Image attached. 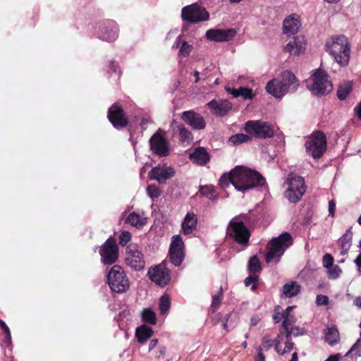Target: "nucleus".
<instances>
[{
  "mask_svg": "<svg viewBox=\"0 0 361 361\" xmlns=\"http://www.w3.org/2000/svg\"><path fill=\"white\" fill-rule=\"evenodd\" d=\"M231 183L235 188L245 192L254 188L263 185L265 179L257 171L243 166H237L229 173H224L219 179V185L226 188Z\"/></svg>",
  "mask_w": 361,
  "mask_h": 361,
  "instance_id": "obj_1",
  "label": "nucleus"
},
{
  "mask_svg": "<svg viewBox=\"0 0 361 361\" xmlns=\"http://www.w3.org/2000/svg\"><path fill=\"white\" fill-rule=\"evenodd\" d=\"M326 49L341 66H345L348 64L350 49L349 42L345 36L333 37L331 42L326 43Z\"/></svg>",
  "mask_w": 361,
  "mask_h": 361,
  "instance_id": "obj_2",
  "label": "nucleus"
},
{
  "mask_svg": "<svg viewBox=\"0 0 361 361\" xmlns=\"http://www.w3.org/2000/svg\"><path fill=\"white\" fill-rule=\"evenodd\" d=\"M293 243L291 235L286 232L279 237L273 238L267 245V252L265 256L267 263L271 262L273 259L277 263L286 250Z\"/></svg>",
  "mask_w": 361,
  "mask_h": 361,
  "instance_id": "obj_3",
  "label": "nucleus"
},
{
  "mask_svg": "<svg viewBox=\"0 0 361 361\" xmlns=\"http://www.w3.org/2000/svg\"><path fill=\"white\" fill-rule=\"evenodd\" d=\"M307 87L314 94L322 95L332 90V84L326 73L319 68L313 71L307 80Z\"/></svg>",
  "mask_w": 361,
  "mask_h": 361,
  "instance_id": "obj_4",
  "label": "nucleus"
},
{
  "mask_svg": "<svg viewBox=\"0 0 361 361\" xmlns=\"http://www.w3.org/2000/svg\"><path fill=\"white\" fill-rule=\"evenodd\" d=\"M286 185H288L286 190V197L291 202H298L306 190L304 179L294 173L288 175Z\"/></svg>",
  "mask_w": 361,
  "mask_h": 361,
  "instance_id": "obj_5",
  "label": "nucleus"
},
{
  "mask_svg": "<svg viewBox=\"0 0 361 361\" xmlns=\"http://www.w3.org/2000/svg\"><path fill=\"white\" fill-rule=\"evenodd\" d=\"M245 130L259 139L271 138L274 135V128L270 123L262 120L248 121L245 123Z\"/></svg>",
  "mask_w": 361,
  "mask_h": 361,
  "instance_id": "obj_6",
  "label": "nucleus"
},
{
  "mask_svg": "<svg viewBox=\"0 0 361 361\" xmlns=\"http://www.w3.org/2000/svg\"><path fill=\"white\" fill-rule=\"evenodd\" d=\"M307 153L314 159L321 157L326 149L325 135L321 131L313 132L306 140Z\"/></svg>",
  "mask_w": 361,
  "mask_h": 361,
  "instance_id": "obj_7",
  "label": "nucleus"
},
{
  "mask_svg": "<svg viewBox=\"0 0 361 361\" xmlns=\"http://www.w3.org/2000/svg\"><path fill=\"white\" fill-rule=\"evenodd\" d=\"M109 286L112 291L121 293L129 288V281L122 267L114 265L107 276Z\"/></svg>",
  "mask_w": 361,
  "mask_h": 361,
  "instance_id": "obj_8",
  "label": "nucleus"
},
{
  "mask_svg": "<svg viewBox=\"0 0 361 361\" xmlns=\"http://www.w3.org/2000/svg\"><path fill=\"white\" fill-rule=\"evenodd\" d=\"M227 234L241 245L247 244L250 236L248 229L238 217L233 218L229 222Z\"/></svg>",
  "mask_w": 361,
  "mask_h": 361,
  "instance_id": "obj_9",
  "label": "nucleus"
},
{
  "mask_svg": "<svg viewBox=\"0 0 361 361\" xmlns=\"http://www.w3.org/2000/svg\"><path fill=\"white\" fill-rule=\"evenodd\" d=\"M181 17L189 23H197L208 20L209 14L204 8L193 4L183 8Z\"/></svg>",
  "mask_w": 361,
  "mask_h": 361,
  "instance_id": "obj_10",
  "label": "nucleus"
},
{
  "mask_svg": "<svg viewBox=\"0 0 361 361\" xmlns=\"http://www.w3.org/2000/svg\"><path fill=\"white\" fill-rule=\"evenodd\" d=\"M281 81L282 84H278L280 85L279 90L272 91L273 96L276 98H281L289 92H295L299 86L295 75L289 71L282 72Z\"/></svg>",
  "mask_w": 361,
  "mask_h": 361,
  "instance_id": "obj_11",
  "label": "nucleus"
},
{
  "mask_svg": "<svg viewBox=\"0 0 361 361\" xmlns=\"http://www.w3.org/2000/svg\"><path fill=\"white\" fill-rule=\"evenodd\" d=\"M125 261L128 266L134 270H141L145 266L142 253L136 244H129L126 250Z\"/></svg>",
  "mask_w": 361,
  "mask_h": 361,
  "instance_id": "obj_12",
  "label": "nucleus"
},
{
  "mask_svg": "<svg viewBox=\"0 0 361 361\" xmlns=\"http://www.w3.org/2000/svg\"><path fill=\"white\" fill-rule=\"evenodd\" d=\"M99 254L104 264H111L114 263L118 257V247L115 240L109 238L102 246Z\"/></svg>",
  "mask_w": 361,
  "mask_h": 361,
  "instance_id": "obj_13",
  "label": "nucleus"
},
{
  "mask_svg": "<svg viewBox=\"0 0 361 361\" xmlns=\"http://www.w3.org/2000/svg\"><path fill=\"white\" fill-rule=\"evenodd\" d=\"M149 145L154 154L160 157H166L169 154V144L159 130L151 137Z\"/></svg>",
  "mask_w": 361,
  "mask_h": 361,
  "instance_id": "obj_14",
  "label": "nucleus"
},
{
  "mask_svg": "<svg viewBox=\"0 0 361 361\" xmlns=\"http://www.w3.org/2000/svg\"><path fill=\"white\" fill-rule=\"evenodd\" d=\"M148 275L151 281L161 286L167 285L171 279L169 269L163 264L149 269Z\"/></svg>",
  "mask_w": 361,
  "mask_h": 361,
  "instance_id": "obj_15",
  "label": "nucleus"
},
{
  "mask_svg": "<svg viewBox=\"0 0 361 361\" xmlns=\"http://www.w3.org/2000/svg\"><path fill=\"white\" fill-rule=\"evenodd\" d=\"M169 255L171 262L175 266H179L184 257L183 242L179 235L172 237L169 249Z\"/></svg>",
  "mask_w": 361,
  "mask_h": 361,
  "instance_id": "obj_16",
  "label": "nucleus"
},
{
  "mask_svg": "<svg viewBox=\"0 0 361 361\" xmlns=\"http://www.w3.org/2000/svg\"><path fill=\"white\" fill-rule=\"evenodd\" d=\"M108 118L116 128H122L128 125L123 110L118 104H113L109 109Z\"/></svg>",
  "mask_w": 361,
  "mask_h": 361,
  "instance_id": "obj_17",
  "label": "nucleus"
},
{
  "mask_svg": "<svg viewBox=\"0 0 361 361\" xmlns=\"http://www.w3.org/2000/svg\"><path fill=\"white\" fill-rule=\"evenodd\" d=\"M175 170L166 164L158 165L153 168L149 173L150 179L157 180L159 183H164L175 175Z\"/></svg>",
  "mask_w": 361,
  "mask_h": 361,
  "instance_id": "obj_18",
  "label": "nucleus"
},
{
  "mask_svg": "<svg viewBox=\"0 0 361 361\" xmlns=\"http://www.w3.org/2000/svg\"><path fill=\"white\" fill-rule=\"evenodd\" d=\"M306 43L304 38L300 36L293 37L284 46L283 51L290 55L299 56L304 53Z\"/></svg>",
  "mask_w": 361,
  "mask_h": 361,
  "instance_id": "obj_19",
  "label": "nucleus"
},
{
  "mask_svg": "<svg viewBox=\"0 0 361 361\" xmlns=\"http://www.w3.org/2000/svg\"><path fill=\"white\" fill-rule=\"evenodd\" d=\"M182 118L195 130H202L206 126L204 118L200 114L192 111H184Z\"/></svg>",
  "mask_w": 361,
  "mask_h": 361,
  "instance_id": "obj_20",
  "label": "nucleus"
},
{
  "mask_svg": "<svg viewBox=\"0 0 361 361\" xmlns=\"http://www.w3.org/2000/svg\"><path fill=\"white\" fill-rule=\"evenodd\" d=\"M235 35L233 29L215 30L211 29L206 32L207 39L216 42H227L231 40Z\"/></svg>",
  "mask_w": 361,
  "mask_h": 361,
  "instance_id": "obj_21",
  "label": "nucleus"
},
{
  "mask_svg": "<svg viewBox=\"0 0 361 361\" xmlns=\"http://www.w3.org/2000/svg\"><path fill=\"white\" fill-rule=\"evenodd\" d=\"M301 26L299 16L292 14L286 18L283 23V33L287 35H294L299 30Z\"/></svg>",
  "mask_w": 361,
  "mask_h": 361,
  "instance_id": "obj_22",
  "label": "nucleus"
},
{
  "mask_svg": "<svg viewBox=\"0 0 361 361\" xmlns=\"http://www.w3.org/2000/svg\"><path fill=\"white\" fill-rule=\"evenodd\" d=\"M208 106L214 111L216 115L221 116L226 114L232 108V104L227 100L220 102L212 100L208 104Z\"/></svg>",
  "mask_w": 361,
  "mask_h": 361,
  "instance_id": "obj_23",
  "label": "nucleus"
},
{
  "mask_svg": "<svg viewBox=\"0 0 361 361\" xmlns=\"http://www.w3.org/2000/svg\"><path fill=\"white\" fill-rule=\"evenodd\" d=\"M190 159L198 165H205L210 159L209 153L204 147H197L190 154Z\"/></svg>",
  "mask_w": 361,
  "mask_h": 361,
  "instance_id": "obj_24",
  "label": "nucleus"
},
{
  "mask_svg": "<svg viewBox=\"0 0 361 361\" xmlns=\"http://www.w3.org/2000/svg\"><path fill=\"white\" fill-rule=\"evenodd\" d=\"M197 218L194 213H188L182 222V230L185 235L192 233L197 226Z\"/></svg>",
  "mask_w": 361,
  "mask_h": 361,
  "instance_id": "obj_25",
  "label": "nucleus"
},
{
  "mask_svg": "<svg viewBox=\"0 0 361 361\" xmlns=\"http://www.w3.org/2000/svg\"><path fill=\"white\" fill-rule=\"evenodd\" d=\"M300 291V286L296 281L286 283L283 287V293L286 297L291 298L297 295Z\"/></svg>",
  "mask_w": 361,
  "mask_h": 361,
  "instance_id": "obj_26",
  "label": "nucleus"
},
{
  "mask_svg": "<svg viewBox=\"0 0 361 361\" xmlns=\"http://www.w3.org/2000/svg\"><path fill=\"white\" fill-rule=\"evenodd\" d=\"M153 330L152 328L142 325L136 329V337L138 342L144 343L152 336Z\"/></svg>",
  "mask_w": 361,
  "mask_h": 361,
  "instance_id": "obj_27",
  "label": "nucleus"
},
{
  "mask_svg": "<svg viewBox=\"0 0 361 361\" xmlns=\"http://www.w3.org/2000/svg\"><path fill=\"white\" fill-rule=\"evenodd\" d=\"M351 234L345 233L339 238L338 244L341 249V254L342 255L347 254L351 247Z\"/></svg>",
  "mask_w": 361,
  "mask_h": 361,
  "instance_id": "obj_28",
  "label": "nucleus"
},
{
  "mask_svg": "<svg viewBox=\"0 0 361 361\" xmlns=\"http://www.w3.org/2000/svg\"><path fill=\"white\" fill-rule=\"evenodd\" d=\"M126 222L129 223L130 225L135 226L137 228L142 227L147 222L146 218L140 216L139 214L135 212L130 213L127 219Z\"/></svg>",
  "mask_w": 361,
  "mask_h": 361,
  "instance_id": "obj_29",
  "label": "nucleus"
},
{
  "mask_svg": "<svg viewBox=\"0 0 361 361\" xmlns=\"http://www.w3.org/2000/svg\"><path fill=\"white\" fill-rule=\"evenodd\" d=\"M339 339V334L336 328L329 327L325 333V340L331 345H334L338 343Z\"/></svg>",
  "mask_w": 361,
  "mask_h": 361,
  "instance_id": "obj_30",
  "label": "nucleus"
},
{
  "mask_svg": "<svg viewBox=\"0 0 361 361\" xmlns=\"http://www.w3.org/2000/svg\"><path fill=\"white\" fill-rule=\"evenodd\" d=\"M173 47L178 48L180 54L184 57L189 56L192 49V45L189 44L185 41L180 42V38L177 39L176 44L173 46Z\"/></svg>",
  "mask_w": 361,
  "mask_h": 361,
  "instance_id": "obj_31",
  "label": "nucleus"
},
{
  "mask_svg": "<svg viewBox=\"0 0 361 361\" xmlns=\"http://www.w3.org/2000/svg\"><path fill=\"white\" fill-rule=\"evenodd\" d=\"M142 319L144 322L154 325L157 322L156 314L150 308L144 309L142 312Z\"/></svg>",
  "mask_w": 361,
  "mask_h": 361,
  "instance_id": "obj_32",
  "label": "nucleus"
},
{
  "mask_svg": "<svg viewBox=\"0 0 361 361\" xmlns=\"http://www.w3.org/2000/svg\"><path fill=\"white\" fill-rule=\"evenodd\" d=\"M118 37L117 29L115 25L111 28L106 27L102 34V39L107 42L114 41Z\"/></svg>",
  "mask_w": 361,
  "mask_h": 361,
  "instance_id": "obj_33",
  "label": "nucleus"
},
{
  "mask_svg": "<svg viewBox=\"0 0 361 361\" xmlns=\"http://www.w3.org/2000/svg\"><path fill=\"white\" fill-rule=\"evenodd\" d=\"M251 140L250 137L246 134L239 133L231 136L228 142L233 145H240Z\"/></svg>",
  "mask_w": 361,
  "mask_h": 361,
  "instance_id": "obj_34",
  "label": "nucleus"
},
{
  "mask_svg": "<svg viewBox=\"0 0 361 361\" xmlns=\"http://www.w3.org/2000/svg\"><path fill=\"white\" fill-rule=\"evenodd\" d=\"M350 90L351 85L349 82L340 85L337 90L338 97L341 100L345 99L350 92Z\"/></svg>",
  "mask_w": 361,
  "mask_h": 361,
  "instance_id": "obj_35",
  "label": "nucleus"
},
{
  "mask_svg": "<svg viewBox=\"0 0 361 361\" xmlns=\"http://www.w3.org/2000/svg\"><path fill=\"white\" fill-rule=\"evenodd\" d=\"M171 302L169 295H164L159 300V310L161 314L168 312L170 309Z\"/></svg>",
  "mask_w": 361,
  "mask_h": 361,
  "instance_id": "obj_36",
  "label": "nucleus"
},
{
  "mask_svg": "<svg viewBox=\"0 0 361 361\" xmlns=\"http://www.w3.org/2000/svg\"><path fill=\"white\" fill-rule=\"evenodd\" d=\"M249 271L253 274L260 271L261 264L257 256L252 257L248 262Z\"/></svg>",
  "mask_w": 361,
  "mask_h": 361,
  "instance_id": "obj_37",
  "label": "nucleus"
},
{
  "mask_svg": "<svg viewBox=\"0 0 361 361\" xmlns=\"http://www.w3.org/2000/svg\"><path fill=\"white\" fill-rule=\"evenodd\" d=\"M222 295V288H220L219 293L212 296V302L210 307L212 312H214L219 307L221 303Z\"/></svg>",
  "mask_w": 361,
  "mask_h": 361,
  "instance_id": "obj_38",
  "label": "nucleus"
},
{
  "mask_svg": "<svg viewBox=\"0 0 361 361\" xmlns=\"http://www.w3.org/2000/svg\"><path fill=\"white\" fill-rule=\"evenodd\" d=\"M180 140L182 142L190 141L192 140L191 132L182 126H178Z\"/></svg>",
  "mask_w": 361,
  "mask_h": 361,
  "instance_id": "obj_39",
  "label": "nucleus"
},
{
  "mask_svg": "<svg viewBox=\"0 0 361 361\" xmlns=\"http://www.w3.org/2000/svg\"><path fill=\"white\" fill-rule=\"evenodd\" d=\"M341 272V269L336 264L327 268V275L330 279L338 278Z\"/></svg>",
  "mask_w": 361,
  "mask_h": 361,
  "instance_id": "obj_40",
  "label": "nucleus"
},
{
  "mask_svg": "<svg viewBox=\"0 0 361 361\" xmlns=\"http://www.w3.org/2000/svg\"><path fill=\"white\" fill-rule=\"evenodd\" d=\"M278 84H282L281 83V80H279L278 79H273L271 80H270L267 86H266V90L267 91V92L271 95H273V92L274 90H279V88H280V85H279Z\"/></svg>",
  "mask_w": 361,
  "mask_h": 361,
  "instance_id": "obj_41",
  "label": "nucleus"
},
{
  "mask_svg": "<svg viewBox=\"0 0 361 361\" xmlns=\"http://www.w3.org/2000/svg\"><path fill=\"white\" fill-rule=\"evenodd\" d=\"M147 195L152 198H157L161 195V190L159 188L154 184L148 185L147 188Z\"/></svg>",
  "mask_w": 361,
  "mask_h": 361,
  "instance_id": "obj_42",
  "label": "nucleus"
},
{
  "mask_svg": "<svg viewBox=\"0 0 361 361\" xmlns=\"http://www.w3.org/2000/svg\"><path fill=\"white\" fill-rule=\"evenodd\" d=\"M293 345H294L293 343L291 342L290 341H289V339H288V341L286 342L285 347L283 350L281 349L280 345L276 343V350L279 354L283 355L286 353L290 352L293 348Z\"/></svg>",
  "mask_w": 361,
  "mask_h": 361,
  "instance_id": "obj_43",
  "label": "nucleus"
},
{
  "mask_svg": "<svg viewBox=\"0 0 361 361\" xmlns=\"http://www.w3.org/2000/svg\"><path fill=\"white\" fill-rule=\"evenodd\" d=\"M355 353L356 356L361 355V340L358 339L357 342L351 347L350 350L347 353L346 355Z\"/></svg>",
  "mask_w": 361,
  "mask_h": 361,
  "instance_id": "obj_44",
  "label": "nucleus"
},
{
  "mask_svg": "<svg viewBox=\"0 0 361 361\" xmlns=\"http://www.w3.org/2000/svg\"><path fill=\"white\" fill-rule=\"evenodd\" d=\"M287 339L289 338L290 336L293 335L298 336L303 334V331L298 327L289 328L288 330L284 331Z\"/></svg>",
  "mask_w": 361,
  "mask_h": 361,
  "instance_id": "obj_45",
  "label": "nucleus"
},
{
  "mask_svg": "<svg viewBox=\"0 0 361 361\" xmlns=\"http://www.w3.org/2000/svg\"><path fill=\"white\" fill-rule=\"evenodd\" d=\"M240 96H242L244 99H251L254 97V94L252 89L247 87H240Z\"/></svg>",
  "mask_w": 361,
  "mask_h": 361,
  "instance_id": "obj_46",
  "label": "nucleus"
},
{
  "mask_svg": "<svg viewBox=\"0 0 361 361\" xmlns=\"http://www.w3.org/2000/svg\"><path fill=\"white\" fill-rule=\"evenodd\" d=\"M295 322L294 316H283V322L282 324L283 330L285 331Z\"/></svg>",
  "mask_w": 361,
  "mask_h": 361,
  "instance_id": "obj_47",
  "label": "nucleus"
},
{
  "mask_svg": "<svg viewBox=\"0 0 361 361\" xmlns=\"http://www.w3.org/2000/svg\"><path fill=\"white\" fill-rule=\"evenodd\" d=\"M334 257L331 254L326 253L323 256V266L326 269L334 265Z\"/></svg>",
  "mask_w": 361,
  "mask_h": 361,
  "instance_id": "obj_48",
  "label": "nucleus"
},
{
  "mask_svg": "<svg viewBox=\"0 0 361 361\" xmlns=\"http://www.w3.org/2000/svg\"><path fill=\"white\" fill-rule=\"evenodd\" d=\"M258 281V277L256 276H250L247 277L245 280V286H249L252 285V290H255L256 288V284Z\"/></svg>",
  "mask_w": 361,
  "mask_h": 361,
  "instance_id": "obj_49",
  "label": "nucleus"
},
{
  "mask_svg": "<svg viewBox=\"0 0 361 361\" xmlns=\"http://www.w3.org/2000/svg\"><path fill=\"white\" fill-rule=\"evenodd\" d=\"M274 344V341L269 338L268 336H264L262 340V345L264 350H269Z\"/></svg>",
  "mask_w": 361,
  "mask_h": 361,
  "instance_id": "obj_50",
  "label": "nucleus"
},
{
  "mask_svg": "<svg viewBox=\"0 0 361 361\" xmlns=\"http://www.w3.org/2000/svg\"><path fill=\"white\" fill-rule=\"evenodd\" d=\"M131 238V235L128 231H123L119 235V243L121 245L127 244Z\"/></svg>",
  "mask_w": 361,
  "mask_h": 361,
  "instance_id": "obj_51",
  "label": "nucleus"
},
{
  "mask_svg": "<svg viewBox=\"0 0 361 361\" xmlns=\"http://www.w3.org/2000/svg\"><path fill=\"white\" fill-rule=\"evenodd\" d=\"M329 302V298L326 295H319L317 296L316 302L318 305H327Z\"/></svg>",
  "mask_w": 361,
  "mask_h": 361,
  "instance_id": "obj_52",
  "label": "nucleus"
},
{
  "mask_svg": "<svg viewBox=\"0 0 361 361\" xmlns=\"http://www.w3.org/2000/svg\"><path fill=\"white\" fill-rule=\"evenodd\" d=\"M0 327H1L3 329V330L4 331V332L6 334V339L8 341H10L11 339L10 329L8 327V326L6 324V323L4 321H2L1 319H0Z\"/></svg>",
  "mask_w": 361,
  "mask_h": 361,
  "instance_id": "obj_53",
  "label": "nucleus"
},
{
  "mask_svg": "<svg viewBox=\"0 0 361 361\" xmlns=\"http://www.w3.org/2000/svg\"><path fill=\"white\" fill-rule=\"evenodd\" d=\"M231 316V313H228L223 319H221V325L224 329H225L226 331H229V329L228 328V322L229 318Z\"/></svg>",
  "mask_w": 361,
  "mask_h": 361,
  "instance_id": "obj_54",
  "label": "nucleus"
},
{
  "mask_svg": "<svg viewBox=\"0 0 361 361\" xmlns=\"http://www.w3.org/2000/svg\"><path fill=\"white\" fill-rule=\"evenodd\" d=\"M257 355L255 357V361H265V356L262 353V348L261 346L257 348Z\"/></svg>",
  "mask_w": 361,
  "mask_h": 361,
  "instance_id": "obj_55",
  "label": "nucleus"
},
{
  "mask_svg": "<svg viewBox=\"0 0 361 361\" xmlns=\"http://www.w3.org/2000/svg\"><path fill=\"white\" fill-rule=\"evenodd\" d=\"M225 89L227 92L232 94L234 97H238L240 96V87L238 89H234V88L226 87Z\"/></svg>",
  "mask_w": 361,
  "mask_h": 361,
  "instance_id": "obj_56",
  "label": "nucleus"
},
{
  "mask_svg": "<svg viewBox=\"0 0 361 361\" xmlns=\"http://www.w3.org/2000/svg\"><path fill=\"white\" fill-rule=\"evenodd\" d=\"M283 316H284V314L283 313H281V312H276L274 316H273V319L275 323H279L281 322V320L282 319V318H283Z\"/></svg>",
  "mask_w": 361,
  "mask_h": 361,
  "instance_id": "obj_57",
  "label": "nucleus"
},
{
  "mask_svg": "<svg viewBox=\"0 0 361 361\" xmlns=\"http://www.w3.org/2000/svg\"><path fill=\"white\" fill-rule=\"evenodd\" d=\"M221 320V316L220 313H218L212 319V324L216 325Z\"/></svg>",
  "mask_w": 361,
  "mask_h": 361,
  "instance_id": "obj_58",
  "label": "nucleus"
},
{
  "mask_svg": "<svg viewBox=\"0 0 361 361\" xmlns=\"http://www.w3.org/2000/svg\"><path fill=\"white\" fill-rule=\"evenodd\" d=\"M259 321L260 318L257 315H255L251 318L250 324L252 326H256L259 322Z\"/></svg>",
  "mask_w": 361,
  "mask_h": 361,
  "instance_id": "obj_59",
  "label": "nucleus"
},
{
  "mask_svg": "<svg viewBox=\"0 0 361 361\" xmlns=\"http://www.w3.org/2000/svg\"><path fill=\"white\" fill-rule=\"evenodd\" d=\"M157 343H158L157 338L152 339L149 344V350L150 351V350H153L157 346Z\"/></svg>",
  "mask_w": 361,
  "mask_h": 361,
  "instance_id": "obj_60",
  "label": "nucleus"
},
{
  "mask_svg": "<svg viewBox=\"0 0 361 361\" xmlns=\"http://www.w3.org/2000/svg\"><path fill=\"white\" fill-rule=\"evenodd\" d=\"M335 207H336V205H335L334 202L333 201H330L329 203V214H331L332 216L334 214Z\"/></svg>",
  "mask_w": 361,
  "mask_h": 361,
  "instance_id": "obj_61",
  "label": "nucleus"
},
{
  "mask_svg": "<svg viewBox=\"0 0 361 361\" xmlns=\"http://www.w3.org/2000/svg\"><path fill=\"white\" fill-rule=\"evenodd\" d=\"M165 353H166V348L164 346H160V347H159L158 352L156 353V357H159L164 355Z\"/></svg>",
  "mask_w": 361,
  "mask_h": 361,
  "instance_id": "obj_62",
  "label": "nucleus"
},
{
  "mask_svg": "<svg viewBox=\"0 0 361 361\" xmlns=\"http://www.w3.org/2000/svg\"><path fill=\"white\" fill-rule=\"evenodd\" d=\"M354 262L356 264V265L361 268V252L358 255V256L355 259Z\"/></svg>",
  "mask_w": 361,
  "mask_h": 361,
  "instance_id": "obj_63",
  "label": "nucleus"
},
{
  "mask_svg": "<svg viewBox=\"0 0 361 361\" xmlns=\"http://www.w3.org/2000/svg\"><path fill=\"white\" fill-rule=\"evenodd\" d=\"M339 357L338 355L329 356L325 361H338Z\"/></svg>",
  "mask_w": 361,
  "mask_h": 361,
  "instance_id": "obj_64",
  "label": "nucleus"
}]
</instances>
